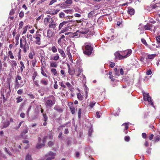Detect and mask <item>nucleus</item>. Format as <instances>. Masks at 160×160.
I'll return each instance as SVG.
<instances>
[{"instance_id": "37998d69", "label": "nucleus", "mask_w": 160, "mask_h": 160, "mask_svg": "<svg viewBox=\"0 0 160 160\" xmlns=\"http://www.w3.org/2000/svg\"><path fill=\"white\" fill-rule=\"evenodd\" d=\"M51 49L53 53H56L57 52V49L55 46H52Z\"/></svg>"}, {"instance_id": "a19ab883", "label": "nucleus", "mask_w": 160, "mask_h": 160, "mask_svg": "<svg viewBox=\"0 0 160 160\" xmlns=\"http://www.w3.org/2000/svg\"><path fill=\"white\" fill-rule=\"evenodd\" d=\"M155 142H156L158 141L160 139V136L157 135L154 138Z\"/></svg>"}, {"instance_id": "2f4dec72", "label": "nucleus", "mask_w": 160, "mask_h": 160, "mask_svg": "<svg viewBox=\"0 0 160 160\" xmlns=\"http://www.w3.org/2000/svg\"><path fill=\"white\" fill-rule=\"evenodd\" d=\"M67 54L68 56V57L70 61L72 63H73V59H72V56L71 53L69 52L68 53H67Z\"/></svg>"}, {"instance_id": "ddd939ff", "label": "nucleus", "mask_w": 160, "mask_h": 160, "mask_svg": "<svg viewBox=\"0 0 160 160\" xmlns=\"http://www.w3.org/2000/svg\"><path fill=\"white\" fill-rule=\"evenodd\" d=\"M58 52L60 53V54L63 58H65L66 57V55L63 50L61 48L58 49Z\"/></svg>"}, {"instance_id": "2eb2a0df", "label": "nucleus", "mask_w": 160, "mask_h": 160, "mask_svg": "<svg viewBox=\"0 0 160 160\" xmlns=\"http://www.w3.org/2000/svg\"><path fill=\"white\" fill-rule=\"evenodd\" d=\"M152 27V24H147L144 26V28L146 30H150Z\"/></svg>"}, {"instance_id": "6e6d98bb", "label": "nucleus", "mask_w": 160, "mask_h": 160, "mask_svg": "<svg viewBox=\"0 0 160 160\" xmlns=\"http://www.w3.org/2000/svg\"><path fill=\"white\" fill-rule=\"evenodd\" d=\"M59 84L63 88H66V87L62 82H59Z\"/></svg>"}, {"instance_id": "09e8293b", "label": "nucleus", "mask_w": 160, "mask_h": 160, "mask_svg": "<svg viewBox=\"0 0 160 160\" xmlns=\"http://www.w3.org/2000/svg\"><path fill=\"white\" fill-rule=\"evenodd\" d=\"M59 16L61 18H63L65 17V14L63 12H61L59 13Z\"/></svg>"}, {"instance_id": "338daca9", "label": "nucleus", "mask_w": 160, "mask_h": 160, "mask_svg": "<svg viewBox=\"0 0 160 160\" xmlns=\"http://www.w3.org/2000/svg\"><path fill=\"white\" fill-rule=\"evenodd\" d=\"M15 13V11L13 9H12L10 11L9 13L10 15H13Z\"/></svg>"}, {"instance_id": "f257e3e1", "label": "nucleus", "mask_w": 160, "mask_h": 160, "mask_svg": "<svg viewBox=\"0 0 160 160\" xmlns=\"http://www.w3.org/2000/svg\"><path fill=\"white\" fill-rule=\"evenodd\" d=\"M84 47L85 50L83 51V53L87 55H89L91 54L92 51L93 50V48L91 44L88 43H85Z\"/></svg>"}, {"instance_id": "1a4fd4ad", "label": "nucleus", "mask_w": 160, "mask_h": 160, "mask_svg": "<svg viewBox=\"0 0 160 160\" xmlns=\"http://www.w3.org/2000/svg\"><path fill=\"white\" fill-rule=\"evenodd\" d=\"M92 152V148L89 147H87L85 148V154L86 155L89 156L90 154Z\"/></svg>"}, {"instance_id": "cd10ccee", "label": "nucleus", "mask_w": 160, "mask_h": 160, "mask_svg": "<svg viewBox=\"0 0 160 160\" xmlns=\"http://www.w3.org/2000/svg\"><path fill=\"white\" fill-rule=\"evenodd\" d=\"M151 6L152 7V8L153 9H155L157 7H159L160 8V6L159 5V3H157L156 4H154L151 5Z\"/></svg>"}, {"instance_id": "0eeeda50", "label": "nucleus", "mask_w": 160, "mask_h": 160, "mask_svg": "<svg viewBox=\"0 0 160 160\" xmlns=\"http://www.w3.org/2000/svg\"><path fill=\"white\" fill-rule=\"evenodd\" d=\"M56 154L51 151L49 152L46 155V160H51L54 158Z\"/></svg>"}, {"instance_id": "3c124183", "label": "nucleus", "mask_w": 160, "mask_h": 160, "mask_svg": "<svg viewBox=\"0 0 160 160\" xmlns=\"http://www.w3.org/2000/svg\"><path fill=\"white\" fill-rule=\"evenodd\" d=\"M141 41L143 44L145 45V46L148 45V44L146 41V40L144 39H142Z\"/></svg>"}, {"instance_id": "f704fd0d", "label": "nucleus", "mask_w": 160, "mask_h": 160, "mask_svg": "<svg viewBox=\"0 0 160 160\" xmlns=\"http://www.w3.org/2000/svg\"><path fill=\"white\" fill-rule=\"evenodd\" d=\"M42 115L43 118V120L44 122H46L47 121L48 118V117L46 114L45 113H43Z\"/></svg>"}, {"instance_id": "4d7b16f0", "label": "nucleus", "mask_w": 160, "mask_h": 160, "mask_svg": "<svg viewBox=\"0 0 160 160\" xmlns=\"http://www.w3.org/2000/svg\"><path fill=\"white\" fill-rule=\"evenodd\" d=\"M96 103V102H91V103L89 105V106H90V108H92L94 106V105H95Z\"/></svg>"}, {"instance_id": "c756f323", "label": "nucleus", "mask_w": 160, "mask_h": 160, "mask_svg": "<svg viewBox=\"0 0 160 160\" xmlns=\"http://www.w3.org/2000/svg\"><path fill=\"white\" fill-rule=\"evenodd\" d=\"M88 32V29H84V30H82L81 31H80L79 32V33L81 34H86Z\"/></svg>"}, {"instance_id": "680f3d73", "label": "nucleus", "mask_w": 160, "mask_h": 160, "mask_svg": "<svg viewBox=\"0 0 160 160\" xmlns=\"http://www.w3.org/2000/svg\"><path fill=\"white\" fill-rule=\"evenodd\" d=\"M18 99L17 102V103L20 102L22 101V99L21 98V97H20L19 98H17Z\"/></svg>"}, {"instance_id": "774afa93", "label": "nucleus", "mask_w": 160, "mask_h": 160, "mask_svg": "<svg viewBox=\"0 0 160 160\" xmlns=\"http://www.w3.org/2000/svg\"><path fill=\"white\" fill-rule=\"evenodd\" d=\"M115 65V63L112 62H110V66L111 67V68L113 67Z\"/></svg>"}, {"instance_id": "b1692460", "label": "nucleus", "mask_w": 160, "mask_h": 160, "mask_svg": "<svg viewBox=\"0 0 160 160\" xmlns=\"http://www.w3.org/2000/svg\"><path fill=\"white\" fill-rule=\"evenodd\" d=\"M59 59V56L58 54L57 53L55 54V55L54 56L52 59L51 58V60L53 59L55 61H57Z\"/></svg>"}, {"instance_id": "c85d7f7f", "label": "nucleus", "mask_w": 160, "mask_h": 160, "mask_svg": "<svg viewBox=\"0 0 160 160\" xmlns=\"http://www.w3.org/2000/svg\"><path fill=\"white\" fill-rule=\"evenodd\" d=\"M41 83L44 85H47L48 84V82L44 79H42L41 81Z\"/></svg>"}, {"instance_id": "a211bd4d", "label": "nucleus", "mask_w": 160, "mask_h": 160, "mask_svg": "<svg viewBox=\"0 0 160 160\" xmlns=\"http://www.w3.org/2000/svg\"><path fill=\"white\" fill-rule=\"evenodd\" d=\"M66 85L69 88V89L70 91H73V88L69 82H67L66 83Z\"/></svg>"}, {"instance_id": "412c9836", "label": "nucleus", "mask_w": 160, "mask_h": 160, "mask_svg": "<svg viewBox=\"0 0 160 160\" xmlns=\"http://www.w3.org/2000/svg\"><path fill=\"white\" fill-rule=\"evenodd\" d=\"M46 21L47 22H49L50 23L52 22L53 21H54L51 18H45V21Z\"/></svg>"}, {"instance_id": "c9c22d12", "label": "nucleus", "mask_w": 160, "mask_h": 160, "mask_svg": "<svg viewBox=\"0 0 160 160\" xmlns=\"http://www.w3.org/2000/svg\"><path fill=\"white\" fill-rule=\"evenodd\" d=\"M2 158H6V157L5 156V155H4V154H3L1 152V151H0V159L1 160Z\"/></svg>"}, {"instance_id": "a878e982", "label": "nucleus", "mask_w": 160, "mask_h": 160, "mask_svg": "<svg viewBox=\"0 0 160 160\" xmlns=\"http://www.w3.org/2000/svg\"><path fill=\"white\" fill-rule=\"evenodd\" d=\"M77 97L78 99L80 101L82 100L83 98L82 95L79 93L77 94Z\"/></svg>"}, {"instance_id": "bf43d9fd", "label": "nucleus", "mask_w": 160, "mask_h": 160, "mask_svg": "<svg viewBox=\"0 0 160 160\" xmlns=\"http://www.w3.org/2000/svg\"><path fill=\"white\" fill-rule=\"evenodd\" d=\"M65 2L67 4H71L72 3V0H67Z\"/></svg>"}, {"instance_id": "a18cd8bd", "label": "nucleus", "mask_w": 160, "mask_h": 160, "mask_svg": "<svg viewBox=\"0 0 160 160\" xmlns=\"http://www.w3.org/2000/svg\"><path fill=\"white\" fill-rule=\"evenodd\" d=\"M72 114H74L75 112V109L74 107L70 108Z\"/></svg>"}, {"instance_id": "603ef678", "label": "nucleus", "mask_w": 160, "mask_h": 160, "mask_svg": "<svg viewBox=\"0 0 160 160\" xmlns=\"http://www.w3.org/2000/svg\"><path fill=\"white\" fill-rule=\"evenodd\" d=\"M81 109L80 108H79V109L78 110V117L79 118H81Z\"/></svg>"}, {"instance_id": "f8f14e48", "label": "nucleus", "mask_w": 160, "mask_h": 160, "mask_svg": "<svg viewBox=\"0 0 160 160\" xmlns=\"http://www.w3.org/2000/svg\"><path fill=\"white\" fill-rule=\"evenodd\" d=\"M54 109L59 113H61L63 111L62 109L58 105H55L54 108Z\"/></svg>"}, {"instance_id": "39448f33", "label": "nucleus", "mask_w": 160, "mask_h": 160, "mask_svg": "<svg viewBox=\"0 0 160 160\" xmlns=\"http://www.w3.org/2000/svg\"><path fill=\"white\" fill-rule=\"evenodd\" d=\"M52 99H48L46 101L45 105L47 107H52L55 103L54 97L52 96H51Z\"/></svg>"}, {"instance_id": "0e129e2a", "label": "nucleus", "mask_w": 160, "mask_h": 160, "mask_svg": "<svg viewBox=\"0 0 160 160\" xmlns=\"http://www.w3.org/2000/svg\"><path fill=\"white\" fill-rule=\"evenodd\" d=\"M23 122V121H21L20 122L18 125V127H17L15 128V129L17 130H18L21 126V124H22V123Z\"/></svg>"}, {"instance_id": "9b49d317", "label": "nucleus", "mask_w": 160, "mask_h": 160, "mask_svg": "<svg viewBox=\"0 0 160 160\" xmlns=\"http://www.w3.org/2000/svg\"><path fill=\"white\" fill-rule=\"evenodd\" d=\"M132 52V51L131 49H128L127 51H126L124 52V54H126V55L123 56L124 58H126L127 57L129 56L131 54Z\"/></svg>"}, {"instance_id": "5701e85b", "label": "nucleus", "mask_w": 160, "mask_h": 160, "mask_svg": "<svg viewBox=\"0 0 160 160\" xmlns=\"http://www.w3.org/2000/svg\"><path fill=\"white\" fill-rule=\"evenodd\" d=\"M95 15V13L94 11H92L90 12L88 14V17L89 18H91Z\"/></svg>"}, {"instance_id": "4468645a", "label": "nucleus", "mask_w": 160, "mask_h": 160, "mask_svg": "<svg viewBox=\"0 0 160 160\" xmlns=\"http://www.w3.org/2000/svg\"><path fill=\"white\" fill-rule=\"evenodd\" d=\"M48 26L50 28H52L54 30L56 28V22L54 21H53L52 22L50 23Z\"/></svg>"}, {"instance_id": "7c9ffc66", "label": "nucleus", "mask_w": 160, "mask_h": 160, "mask_svg": "<svg viewBox=\"0 0 160 160\" xmlns=\"http://www.w3.org/2000/svg\"><path fill=\"white\" fill-rule=\"evenodd\" d=\"M50 66L51 67L56 68L57 66V64L56 62H52L50 63Z\"/></svg>"}, {"instance_id": "69168bd1", "label": "nucleus", "mask_w": 160, "mask_h": 160, "mask_svg": "<svg viewBox=\"0 0 160 160\" xmlns=\"http://www.w3.org/2000/svg\"><path fill=\"white\" fill-rule=\"evenodd\" d=\"M70 46H69L67 47V53H70Z\"/></svg>"}, {"instance_id": "6e6552de", "label": "nucleus", "mask_w": 160, "mask_h": 160, "mask_svg": "<svg viewBox=\"0 0 160 160\" xmlns=\"http://www.w3.org/2000/svg\"><path fill=\"white\" fill-rule=\"evenodd\" d=\"M33 37L36 40V41L35 42V43L39 45H40L41 35L39 34H38L33 36Z\"/></svg>"}, {"instance_id": "13d9d810", "label": "nucleus", "mask_w": 160, "mask_h": 160, "mask_svg": "<svg viewBox=\"0 0 160 160\" xmlns=\"http://www.w3.org/2000/svg\"><path fill=\"white\" fill-rule=\"evenodd\" d=\"M57 0H52L50 1V3L49 4V5H52L53 3L57 2Z\"/></svg>"}, {"instance_id": "dca6fc26", "label": "nucleus", "mask_w": 160, "mask_h": 160, "mask_svg": "<svg viewBox=\"0 0 160 160\" xmlns=\"http://www.w3.org/2000/svg\"><path fill=\"white\" fill-rule=\"evenodd\" d=\"M128 13L131 15H133L135 12V11L133 8L129 9L128 11Z\"/></svg>"}, {"instance_id": "7ed1b4c3", "label": "nucleus", "mask_w": 160, "mask_h": 160, "mask_svg": "<svg viewBox=\"0 0 160 160\" xmlns=\"http://www.w3.org/2000/svg\"><path fill=\"white\" fill-rule=\"evenodd\" d=\"M143 95L144 100L145 101H148L149 104H150L152 106H153V103L151 98L149 96V94L148 93H146L145 92H143Z\"/></svg>"}, {"instance_id": "58836bf2", "label": "nucleus", "mask_w": 160, "mask_h": 160, "mask_svg": "<svg viewBox=\"0 0 160 160\" xmlns=\"http://www.w3.org/2000/svg\"><path fill=\"white\" fill-rule=\"evenodd\" d=\"M27 38L29 39L30 41H32V35L28 34L27 35Z\"/></svg>"}, {"instance_id": "c03bdc74", "label": "nucleus", "mask_w": 160, "mask_h": 160, "mask_svg": "<svg viewBox=\"0 0 160 160\" xmlns=\"http://www.w3.org/2000/svg\"><path fill=\"white\" fill-rule=\"evenodd\" d=\"M69 123H70V122H67V123H64V124L62 125V126H59V127L58 128V129H61L62 128V127H66L67 126V125H68V124Z\"/></svg>"}, {"instance_id": "4be33fe9", "label": "nucleus", "mask_w": 160, "mask_h": 160, "mask_svg": "<svg viewBox=\"0 0 160 160\" xmlns=\"http://www.w3.org/2000/svg\"><path fill=\"white\" fill-rule=\"evenodd\" d=\"M63 12L67 14H72V13L73 10L71 9H65L63 10Z\"/></svg>"}, {"instance_id": "bb28decb", "label": "nucleus", "mask_w": 160, "mask_h": 160, "mask_svg": "<svg viewBox=\"0 0 160 160\" xmlns=\"http://www.w3.org/2000/svg\"><path fill=\"white\" fill-rule=\"evenodd\" d=\"M156 56V54H148V58L149 59H153Z\"/></svg>"}, {"instance_id": "4c0bfd02", "label": "nucleus", "mask_w": 160, "mask_h": 160, "mask_svg": "<svg viewBox=\"0 0 160 160\" xmlns=\"http://www.w3.org/2000/svg\"><path fill=\"white\" fill-rule=\"evenodd\" d=\"M21 49L19 50V52L18 53V59L19 60L21 59Z\"/></svg>"}, {"instance_id": "49530a36", "label": "nucleus", "mask_w": 160, "mask_h": 160, "mask_svg": "<svg viewBox=\"0 0 160 160\" xmlns=\"http://www.w3.org/2000/svg\"><path fill=\"white\" fill-rule=\"evenodd\" d=\"M9 125V122H7L4 123V125L2 128H5Z\"/></svg>"}, {"instance_id": "79ce46f5", "label": "nucleus", "mask_w": 160, "mask_h": 160, "mask_svg": "<svg viewBox=\"0 0 160 160\" xmlns=\"http://www.w3.org/2000/svg\"><path fill=\"white\" fill-rule=\"evenodd\" d=\"M93 132V129L91 127L90 129H89V130L88 132V135L89 136H91L92 135V133Z\"/></svg>"}, {"instance_id": "864d4df0", "label": "nucleus", "mask_w": 160, "mask_h": 160, "mask_svg": "<svg viewBox=\"0 0 160 160\" xmlns=\"http://www.w3.org/2000/svg\"><path fill=\"white\" fill-rule=\"evenodd\" d=\"M37 63L36 60H33L32 61V65L33 67H35Z\"/></svg>"}, {"instance_id": "6ab92c4d", "label": "nucleus", "mask_w": 160, "mask_h": 160, "mask_svg": "<svg viewBox=\"0 0 160 160\" xmlns=\"http://www.w3.org/2000/svg\"><path fill=\"white\" fill-rule=\"evenodd\" d=\"M68 70L69 74L71 75H73L75 73V70L73 71L70 70V67L69 65H68Z\"/></svg>"}, {"instance_id": "aec40b11", "label": "nucleus", "mask_w": 160, "mask_h": 160, "mask_svg": "<svg viewBox=\"0 0 160 160\" xmlns=\"http://www.w3.org/2000/svg\"><path fill=\"white\" fill-rule=\"evenodd\" d=\"M20 63L21 65V66H20L21 72H22L23 71V68L25 69V67L24 65L23 62L22 61H21L20 62Z\"/></svg>"}, {"instance_id": "f03ea898", "label": "nucleus", "mask_w": 160, "mask_h": 160, "mask_svg": "<svg viewBox=\"0 0 160 160\" xmlns=\"http://www.w3.org/2000/svg\"><path fill=\"white\" fill-rule=\"evenodd\" d=\"M20 47L23 49V51L24 53H26L27 50L29 49V45L26 39L23 41V42L22 39L20 40Z\"/></svg>"}, {"instance_id": "e433bc0d", "label": "nucleus", "mask_w": 160, "mask_h": 160, "mask_svg": "<svg viewBox=\"0 0 160 160\" xmlns=\"http://www.w3.org/2000/svg\"><path fill=\"white\" fill-rule=\"evenodd\" d=\"M8 55L10 56V58L11 59H13L14 58V56H13L12 53L11 51H9L8 52Z\"/></svg>"}, {"instance_id": "e2e57ef3", "label": "nucleus", "mask_w": 160, "mask_h": 160, "mask_svg": "<svg viewBox=\"0 0 160 160\" xmlns=\"http://www.w3.org/2000/svg\"><path fill=\"white\" fill-rule=\"evenodd\" d=\"M23 25V23L22 21L20 22L19 24V28L21 29L22 28V26Z\"/></svg>"}, {"instance_id": "423d86ee", "label": "nucleus", "mask_w": 160, "mask_h": 160, "mask_svg": "<svg viewBox=\"0 0 160 160\" xmlns=\"http://www.w3.org/2000/svg\"><path fill=\"white\" fill-rule=\"evenodd\" d=\"M75 21L73 20H69L68 21H63L60 23L59 25L58 29L60 30L61 28L64 26H65L67 24L68 25L71 22L74 23Z\"/></svg>"}, {"instance_id": "ea45409f", "label": "nucleus", "mask_w": 160, "mask_h": 160, "mask_svg": "<svg viewBox=\"0 0 160 160\" xmlns=\"http://www.w3.org/2000/svg\"><path fill=\"white\" fill-rule=\"evenodd\" d=\"M28 25H27L26 26H25V27H24L23 28V31L22 32V34H23L25 33L26 32L27 30L28 29Z\"/></svg>"}, {"instance_id": "5fc2aeb1", "label": "nucleus", "mask_w": 160, "mask_h": 160, "mask_svg": "<svg viewBox=\"0 0 160 160\" xmlns=\"http://www.w3.org/2000/svg\"><path fill=\"white\" fill-rule=\"evenodd\" d=\"M128 124V123H124L122 125V126H123V125L125 126V130H127L128 128V127L127 125Z\"/></svg>"}, {"instance_id": "de8ad7c7", "label": "nucleus", "mask_w": 160, "mask_h": 160, "mask_svg": "<svg viewBox=\"0 0 160 160\" xmlns=\"http://www.w3.org/2000/svg\"><path fill=\"white\" fill-rule=\"evenodd\" d=\"M19 17L20 18H22L24 16V12L23 11H22L19 13Z\"/></svg>"}, {"instance_id": "20e7f679", "label": "nucleus", "mask_w": 160, "mask_h": 160, "mask_svg": "<svg viewBox=\"0 0 160 160\" xmlns=\"http://www.w3.org/2000/svg\"><path fill=\"white\" fill-rule=\"evenodd\" d=\"M47 136H45L42 140V143H41V142L42 141V139L40 138H38V143L37 144V146H36V148H41L43 146H44L45 143L46 142V139L47 138Z\"/></svg>"}, {"instance_id": "72a5a7b5", "label": "nucleus", "mask_w": 160, "mask_h": 160, "mask_svg": "<svg viewBox=\"0 0 160 160\" xmlns=\"http://www.w3.org/2000/svg\"><path fill=\"white\" fill-rule=\"evenodd\" d=\"M51 72L52 73H53L54 76L56 75L57 74V72L56 70L54 68L51 69Z\"/></svg>"}, {"instance_id": "8fccbe9b", "label": "nucleus", "mask_w": 160, "mask_h": 160, "mask_svg": "<svg viewBox=\"0 0 160 160\" xmlns=\"http://www.w3.org/2000/svg\"><path fill=\"white\" fill-rule=\"evenodd\" d=\"M12 66L13 67H16L17 65V63L15 61L12 60Z\"/></svg>"}, {"instance_id": "473e14b6", "label": "nucleus", "mask_w": 160, "mask_h": 160, "mask_svg": "<svg viewBox=\"0 0 160 160\" xmlns=\"http://www.w3.org/2000/svg\"><path fill=\"white\" fill-rule=\"evenodd\" d=\"M25 160H32L31 155L29 154H27L25 157Z\"/></svg>"}, {"instance_id": "f3484780", "label": "nucleus", "mask_w": 160, "mask_h": 160, "mask_svg": "<svg viewBox=\"0 0 160 160\" xmlns=\"http://www.w3.org/2000/svg\"><path fill=\"white\" fill-rule=\"evenodd\" d=\"M59 11V10L56 9L54 10L53 11L51 12H50L49 14L52 15H54L57 13Z\"/></svg>"}, {"instance_id": "9d476101", "label": "nucleus", "mask_w": 160, "mask_h": 160, "mask_svg": "<svg viewBox=\"0 0 160 160\" xmlns=\"http://www.w3.org/2000/svg\"><path fill=\"white\" fill-rule=\"evenodd\" d=\"M114 56L116 59H121L124 58V57H123V56L121 55L120 53L118 52H116L114 53Z\"/></svg>"}, {"instance_id": "052dcab7", "label": "nucleus", "mask_w": 160, "mask_h": 160, "mask_svg": "<svg viewBox=\"0 0 160 160\" xmlns=\"http://www.w3.org/2000/svg\"><path fill=\"white\" fill-rule=\"evenodd\" d=\"M130 139V137L129 136H125L124 138V140L127 142H128Z\"/></svg>"}, {"instance_id": "393cba45", "label": "nucleus", "mask_w": 160, "mask_h": 160, "mask_svg": "<svg viewBox=\"0 0 160 160\" xmlns=\"http://www.w3.org/2000/svg\"><path fill=\"white\" fill-rule=\"evenodd\" d=\"M28 128L27 127L25 129H24L23 130V131L21 134V136H22V137L25 134L28 133Z\"/></svg>"}]
</instances>
